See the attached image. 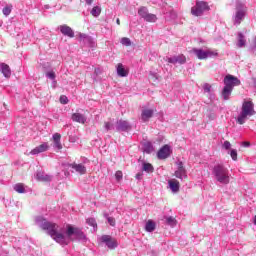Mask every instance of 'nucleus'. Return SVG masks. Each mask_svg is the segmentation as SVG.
Masks as SVG:
<instances>
[{
    "mask_svg": "<svg viewBox=\"0 0 256 256\" xmlns=\"http://www.w3.org/2000/svg\"><path fill=\"white\" fill-rule=\"evenodd\" d=\"M35 223L42 229V231H46L47 235H49L53 241L63 247L69 245L71 241H87V236L81 228L73 227L68 224L66 226L65 235V233L59 230L57 223L51 222L43 216H37L35 218Z\"/></svg>",
    "mask_w": 256,
    "mask_h": 256,
    "instance_id": "f257e3e1",
    "label": "nucleus"
},
{
    "mask_svg": "<svg viewBox=\"0 0 256 256\" xmlns=\"http://www.w3.org/2000/svg\"><path fill=\"white\" fill-rule=\"evenodd\" d=\"M212 175L220 185H229L231 182L229 169L223 164H216L212 169Z\"/></svg>",
    "mask_w": 256,
    "mask_h": 256,
    "instance_id": "f03ea898",
    "label": "nucleus"
},
{
    "mask_svg": "<svg viewBox=\"0 0 256 256\" xmlns=\"http://www.w3.org/2000/svg\"><path fill=\"white\" fill-rule=\"evenodd\" d=\"M253 115H256L255 104L251 100H245L242 103L241 112L238 115L236 122L238 125H245L247 117H253Z\"/></svg>",
    "mask_w": 256,
    "mask_h": 256,
    "instance_id": "7ed1b4c3",
    "label": "nucleus"
},
{
    "mask_svg": "<svg viewBox=\"0 0 256 256\" xmlns=\"http://www.w3.org/2000/svg\"><path fill=\"white\" fill-rule=\"evenodd\" d=\"M224 88L222 90L223 97H229L231 93H233V87H239L241 85V80L237 78L236 76H233L231 74H227L224 77Z\"/></svg>",
    "mask_w": 256,
    "mask_h": 256,
    "instance_id": "20e7f679",
    "label": "nucleus"
},
{
    "mask_svg": "<svg viewBox=\"0 0 256 256\" xmlns=\"http://www.w3.org/2000/svg\"><path fill=\"white\" fill-rule=\"evenodd\" d=\"M192 53H194L197 59H200V61L209 59V57H217L219 55L217 51L203 50V49H197V48H193Z\"/></svg>",
    "mask_w": 256,
    "mask_h": 256,
    "instance_id": "39448f33",
    "label": "nucleus"
},
{
    "mask_svg": "<svg viewBox=\"0 0 256 256\" xmlns=\"http://www.w3.org/2000/svg\"><path fill=\"white\" fill-rule=\"evenodd\" d=\"M209 4L207 2L198 1L195 6L191 8V13L194 17H201L205 11H209Z\"/></svg>",
    "mask_w": 256,
    "mask_h": 256,
    "instance_id": "423d86ee",
    "label": "nucleus"
},
{
    "mask_svg": "<svg viewBox=\"0 0 256 256\" xmlns=\"http://www.w3.org/2000/svg\"><path fill=\"white\" fill-rule=\"evenodd\" d=\"M138 15L147 23H157V15L149 13L147 7H141L138 10Z\"/></svg>",
    "mask_w": 256,
    "mask_h": 256,
    "instance_id": "0eeeda50",
    "label": "nucleus"
},
{
    "mask_svg": "<svg viewBox=\"0 0 256 256\" xmlns=\"http://www.w3.org/2000/svg\"><path fill=\"white\" fill-rule=\"evenodd\" d=\"M115 129L119 133H129V131L133 129V126L131 125V123H129V121L120 119L116 122Z\"/></svg>",
    "mask_w": 256,
    "mask_h": 256,
    "instance_id": "6e6552de",
    "label": "nucleus"
},
{
    "mask_svg": "<svg viewBox=\"0 0 256 256\" xmlns=\"http://www.w3.org/2000/svg\"><path fill=\"white\" fill-rule=\"evenodd\" d=\"M177 165V170L174 172V177H176V179H179L180 181H185V179H187V169L185 168V166H183V162L182 161H178L176 163Z\"/></svg>",
    "mask_w": 256,
    "mask_h": 256,
    "instance_id": "1a4fd4ad",
    "label": "nucleus"
},
{
    "mask_svg": "<svg viewBox=\"0 0 256 256\" xmlns=\"http://www.w3.org/2000/svg\"><path fill=\"white\" fill-rule=\"evenodd\" d=\"M171 153H173V150L171 149V146H169V144H165L164 146H162L158 152H157V158L160 161H163L165 159H169V157H171Z\"/></svg>",
    "mask_w": 256,
    "mask_h": 256,
    "instance_id": "9d476101",
    "label": "nucleus"
},
{
    "mask_svg": "<svg viewBox=\"0 0 256 256\" xmlns=\"http://www.w3.org/2000/svg\"><path fill=\"white\" fill-rule=\"evenodd\" d=\"M101 243H105L108 249H115L117 247V240L110 235H102L100 238Z\"/></svg>",
    "mask_w": 256,
    "mask_h": 256,
    "instance_id": "9b49d317",
    "label": "nucleus"
},
{
    "mask_svg": "<svg viewBox=\"0 0 256 256\" xmlns=\"http://www.w3.org/2000/svg\"><path fill=\"white\" fill-rule=\"evenodd\" d=\"M153 115H155V109L143 107L141 112V121H143V123H147Z\"/></svg>",
    "mask_w": 256,
    "mask_h": 256,
    "instance_id": "f8f14e48",
    "label": "nucleus"
},
{
    "mask_svg": "<svg viewBox=\"0 0 256 256\" xmlns=\"http://www.w3.org/2000/svg\"><path fill=\"white\" fill-rule=\"evenodd\" d=\"M45 151H49V143L47 142H44L32 149L30 151V155H39V153H45Z\"/></svg>",
    "mask_w": 256,
    "mask_h": 256,
    "instance_id": "ddd939ff",
    "label": "nucleus"
},
{
    "mask_svg": "<svg viewBox=\"0 0 256 256\" xmlns=\"http://www.w3.org/2000/svg\"><path fill=\"white\" fill-rule=\"evenodd\" d=\"M60 32L62 33V35H65L66 37H69L70 39H73V37H75V32L73 31V29L67 25H61L59 27Z\"/></svg>",
    "mask_w": 256,
    "mask_h": 256,
    "instance_id": "4468645a",
    "label": "nucleus"
},
{
    "mask_svg": "<svg viewBox=\"0 0 256 256\" xmlns=\"http://www.w3.org/2000/svg\"><path fill=\"white\" fill-rule=\"evenodd\" d=\"M166 61L168 63H172L173 65L179 63L180 65H183V63H185V61H187V58H185V56L183 55H179V56H173L171 58H167Z\"/></svg>",
    "mask_w": 256,
    "mask_h": 256,
    "instance_id": "2eb2a0df",
    "label": "nucleus"
},
{
    "mask_svg": "<svg viewBox=\"0 0 256 256\" xmlns=\"http://www.w3.org/2000/svg\"><path fill=\"white\" fill-rule=\"evenodd\" d=\"M68 166L74 169L76 173H80V175H85L87 173V168L83 164L72 163Z\"/></svg>",
    "mask_w": 256,
    "mask_h": 256,
    "instance_id": "dca6fc26",
    "label": "nucleus"
},
{
    "mask_svg": "<svg viewBox=\"0 0 256 256\" xmlns=\"http://www.w3.org/2000/svg\"><path fill=\"white\" fill-rule=\"evenodd\" d=\"M168 185L172 193H179V189H181V185L179 184L177 179H170L168 181Z\"/></svg>",
    "mask_w": 256,
    "mask_h": 256,
    "instance_id": "f3484780",
    "label": "nucleus"
},
{
    "mask_svg": "<svg viewBox=\"0 0 256 256\" xmlns=\"http://www.w3.org/2000/svg\"><path fill=\"white\" fill-rule=\"evenodd\" d=\"M53 141H54V149H58V151H61V149H63V145L61 144V134L59 133L53 134Z\"/></svg>",
    "mask_w": 256,
    "mask_h": 256,
    "instance_id": "a211bd4d",
    "label": "nucleus"
},
{
    "mask_svg": "<svg viewBox=\"0 0 256 256\" xmlns=\"http://www.w3.org/2000/svg\"><path fill=\"white\" fill-rule=\"evenodd\" d=\"M36 179L37 181L49 182V181H52L53 177L51 175L46 174L45 172L39 171L36 173Z\"/></svg>",
    "mask_w": 256,
    "mask_h": 256,
    "instance_id": "6ab92c4d",
    "label": "nucleus"
},
{
    "mask_svg": "<svg viewBox=\"0 0 256 256\" xmlns=\"http://www.w3.org/2000/svg\"><path fill=\"white\" fill-rule=\"evenodd\" d=\"M71 119L75 123H82V124H84L85 121H87V118L85 117V115L81 113H73Z\"/></svg>",
    "mask_w": 256,
    "mask_h": 256,
    "instance_id": "aec40b11",
    "label": "nucleus"
},
{
    "mask_svg": "<svg viewBox=\"0 0 256 256\" xmlns=\"http://www.w3.org/2000/svg\"><path fill=\"white\" fill-rule=\"evenodd\" d=\"M243 17H245V11L237 10L234 17V25H241V21H243Z\"/></svg>",
    "mask_w": 256,
    "mask_h": 256,
    "instance_id": "412c9836",
    "label": "nucleus"
},
{
    "mask_svg": "<svg viewBox=\"0 0 256 256\" xmlns=\"http://www.w3.org/2000/svg\"><path fill=\"white\" fill-rule=\"evenodd\" d=\"M1 67V73L4 75V77H6V79H9V77H11V68L9 67V65L2 63L0 64Z\"/></svg>",
    "mask_w": 256,
    "mask_h": 256,
    "instance_id": "4be33fe9",
    "label": "nucleus"
},
{
    "mask_svg": "<svg viewBox=\"0 0 256 256\" xmlns=\"http://www.w3.org/2000/svg\"><path fill=\"white\" fill-rule=\"evenodd\" d=\"M117 75L119 77H127L129 75V71L125 69V67L121 64H117Z\"/></svg>",
    "mask_w": 256,
    "mask_h": 256,
    "instance_id": "5701e85b",
    "label": "nucleus"
},
{
    "mask_svg": "<svg viewBox=\"0 0 256 256\" xmlns=\"http://www.w3.org/2000/svg\"><path fill=\"white\" fill-rule=\"evenodd\" d=\"M143 151L144 153H153L155 151V148L153 147V143L150 141L143 143Z\"/></svg>",
    "mask_w": 256,
    "mask_h": 256,
    "instance_id": "b1692460",
    "label": "nucleus"
},
{
    "mask_svg": "<svg viewBox=\"0 0 256 256\" xmlns=\"http://www.w3.org/2000/svg\"><path fill=\"white\" fill-rule=\"evenodd\" d=\"M156 224L153 220H148L146 225H145V229L148 233H153V231L155 230Z\"/></svg>",
    "mask_w": 256,
    "mask_h": 256,
    "instance_id": "393cba45",
    "label": "nucleus"
},
{
    "mask_svg": "<svg viewBox=\"0 0 256 256\" xmlns=\"http://www.w3.org/2000/svg\"><path fill=\"white\" fill-rule=\"evenodd\" d=\"M142 171H145L146 173H153V171H155V168L151 163L144 162L142 166Z\"/></svg>",
    "mask_w": 256,
    "mask_h": 256,
    "instance_id": "a878e982",
    "label": "nucleus"
},
{
    "mask_svg": "<svg viewBox=\"0 0 256 256\" xmlns=\"http://www.w3.org/2000/svg\"><path fill=\"white\" fill-rule=\"evenodd\" d=\"M14 191L16 193H26L25 185L23 183H17L13 186Z\"/></svg>",
    "mask_w": 256,
    "mask_h": 256,
    "instance_id": "bb28decb",
    "label": "nucleus"
},
{
    "mask_svg": "<svg viewBox=\"0 0 256 256\" xmlns=\"http://www.w3.org/2000/svg\"><path fill=\"white\" fill-rule=\"evenodd\" d=\"M245 36L242 33L238 34V47H245Z\"/></svg>",
    "mask_w": 256,
    "mask_h": 256,
    "instance_id": "cd10ccee",
    "label": "nucleus"
},
{
    "mask_svg": "<svg viewBox=\"0 0 256 256\" xmlns=\"http://www.w3.org/2000/svg\"><path fill=\"white\" fill-rule=\"evenodd\" d=\"M166 223L167 225H170V227H175V225H177V220L174 217L169 216L166 218Z\"/></svg>",
    "mask_w": 256,
    "mask_h": 256,
    "instance_id": "c85d7f7f",
    "label": "nucleus"
},
{
    "mask_svg": "<svg viewBox=\"0 0 256 256\" xmlns=\"http://www.w3.org/2000/svg\"><path fill=\"white\" fill-rule=\"evenodd\" d=\"M91 15L93 17H99L101 15V9L99 8V6H95L92 8Z\"/></svg>",
    "mask_w": 256,
    "mask_h": 256,
    "instance_id": "c756f323",
    "label": "nucleus"
},
{
    "mask_svg": "<svg viewBox=\"0 0 256 256\" xmlns=\"http://www.w3.org/2000/svg\"><path fill=\"white\" fill-rule=\"evenodd\" d=\"M86 222L88 225H90V227L97 229V221L95 220V218H88Z\"/></svg>",
    "mask_w": 256,
    "mask_h": 256,
    "instance_id": "7c9ffc66",
    "label": "nucleus"
},
{
    "mask_svg": "<svg viewBox=\"0 0 256 256\" xmlns=\"http://www.w3.org/2000/svg\"><path fill=\"white\" fill-rule=\"evenodd\" d=\"M104 129H106V131H113V129H115V125L111 122H105Z\"/></svg>",
    "mask_w": 256,
    "mask_h": 256,
    "instance_id": "2f4dec72",
    "label": "nucleus"
},
{
    "mask_svg": "<svg viewBox=\"0 0 256 256\" xmlns=\"http://www.w3.org/2000/svg\"><path fill=\"white\" fill-rule=\"evenodd\" d=\"M121 43L123 45H125V47H131V39L127 38V37H123L121 39Z\"/></svg>",
    "mask_w": 256,
    "mask_h": 256,
    "instance_id": "473e14b6",
    "label": "nucleus"
},
{
    "mask_svg": "<svg viewBox=\"0 0 256 256\" xmlns=\"http://www.w3.org/2000/svg\"><path fill=\"white\" fill-rule=\"evenodd\" d=\"M2 13H3V15H5L6 17H7L8 15H11V7H9V6L4 7L3 10H2Z\"/></svg>",
    "mask_w": 256,
    "mask_h": 256,
    "instance_id": "72a5a7b5",
    "label": "nucleus"
},
{
    "mask_svg": "<svg viewBox=\"0 0 256 256\" xmlns=\"http://www.w3.org/2000/svg\"><path fill=\"white\" fill-rule=\"evenodd\" d=\"M230 156H231V159H232L233 161H237V150L232 149V150L230 151Z\"/></svg>",
    "mask_w": 256,
    "mask_h": 256,
    "instance_id": "f704fd0d",
    "label": "nucleus"
},
{
    "mask_svg": "<svg viewBox=\"0 0 256 256\" xmlns=\"http://www.w3.org/2000/svg\"><path fill=\"white\" fill-rule=\"evenodd\" d=\"M223 149H225L226 151H229V149H231V142L229 141H224L223 145H222Z\"/></svg>",
    "mask_w": 256,
    "mask_h": 256,
    "instance_id": "c9c22d12",
    "label": "nucleus"
},
{
    "mask_svg": "<svg viewBox=\"0 0 256 256\" xmlns=\"http://www.w3.org/2000/svg\"><path fill=\"white\" fill-rule=\"evenodd\" d=\"M115 178H116V181H121V179H123V172L117 171L115 173Z\"/></svg>",
    "mask_w": 256,
    "mask_h": 256,
    "instance_id": "e433bc0d",
    "label": "nucleus"
},
{
    "mask_svg": "<svg viewBox=\"0 0 256 256\" xmlns=\"http://www.w3.org/2000/svg\"><path fill=\"white\" fill-rule=\"evenodd\" d=\"M59 101L62 105H67V103H69V98L67 97H60Z\"/></svg>",
    "mask_w": 256,
    "mask_h": 256,
    "instance_id": "4c0bfd02",
    "label": "nucleus"
},
{
    "mask_svg": "<svg viewBox=\"0 0 256 256\" xmlns=\"http://www.w3.org/2000/svg\"><path fill=\"white\" fill-rule=\"evenodd\" d=\"M109 225H111V227H115V218L110 217L107 219Z\"/></svg>",
    "mask_w": 256,
    "mask_h": 256,
    "instance_id": "58836bf2",
    "label": "nucleus"
},
{
    "mask_svg": "<svg viewBox=\"0 0 256 256\" xmlns=\"http://www.w3.org/2000/svg\"><path fill=\"white\" fill-rule=\"evenodd\" d=\"M85 39H89V36H87V34H79V41H85Z\"/></svg>",
    "mask_w": 256,
    "mask_h": 256,
    "instance_id": "ea45409f",
    "label": "nucleus"
},
{
    "mask_svg": "<svg viewBox=\"0 0 256 256\" xmlns=\"http://www.w3.org/2000/svg\"><path fill=\"white\" fill-rule=\"evenodd\" d=\"M46 76L49 79H55V72H53V71L47 72Z\"/></svg>",
    "mask_w": 256,
    "mask_h": 256,
    "instance_id": "a19ab883",
    "label": "nucleus"
},
{
    "mask_svg": "<svg viewBox=\"0 0 256 256\" xmlns=\"http://www.w3.org/2000/svg\"><path fill=\"white\" fill-rule=\"evenodd\" d=\"M204 91H206V93H209L211 91V85L205 84L204 85Z\"/></svg>",
    "mask_w": 256,
    "mask_h": 256,
    "instance_id": "79ce46f5",
    "label": "nucleus"
},
{
    "mask_svg": "<svg viewBox=\"0 0 256 256\" xmlns=\"http://www.w3.org/2000/svg\"><path fill=\"white\" fill-rule=\"evenodd\" d=\"M136 179H138V181H141V179H143V172H139L136 174Z\"/></svg>",
    "mask_w": 256,
    "mask_h": 256,
    "instance_id": "37998d69",
    "label": "nucleus"
},
{
    "mask_svg": "<svg viewBox=\"0 0 256 256\" xmlns=\"http://www.w3.org/2000/svg\"><path fill=\"white\" fill-rule=\"evenodd\" d=\"M243 147H251V142L244 141L242 142Z\"/></svg>",
    "mask_w": 256,
    "mask_h": 256,
    "instance_id": "c03bdc74",
    "label": "nucleus"
},
{
    "mask_svg": "<svg viewBox=\"0 0 256 256\" xmlns=\"http://www.w3.org/2000/svg\"><path fill=\"white\" fill-rule=\"evenodd\" d=\"M104 217H105V219H107V220L111 218V216H109L108 213H104Z\"/></svg>",
    "mask_w": 256,
    "mask_h": 256,
    "instance_id": "a18cd8bd",
    "label": "nucleus"
},
{
    "mask_svg": "<svg viewBox=\"0 0 256 256\" xmlns=\"http://www.w3.org/2000/svg\"><path fill=\"white\" fill-rule=\"evenodd\" d=\"M87 5H91V3H93V0H85Z\"/></svg>",
    "mask_w": 256,
    "mask_h": 256,
    "instance_id": "49530a36",
    "label": "nucleus"
},
{
    "mask_svg": "<svg viewBox=\"0 0 256 256\" xmlns=\"http://www.w3.org/2000/svg\"><path fill=\"white\" fill-rule=\"evenodd\" d=\"M253 47L256 48V37L253 39Z\"/></svg>",
    "mask_w": 256,
    "mask_h": 256,
    "instance_id": "de8ad7c7",
    "label": "nucleus"
},
{
    "mask_svg": "<svg viewBox=\"0 0 256 256\" xmlns=\"http://www.w3.org/2000/svg\"><path fill=\"white\" fill-rule=\"evenodd\" d=\"M117 25H121V20L119 18L116 20Z\"/></svg>",
    "mask_w": 256,
    "mask_h": 256,
    "instance_id": "09e8293b",
    "label": "nucleus"
},
{
    "mask_svg": "<svg viewBox=\"0 0 256 256\" xmlns=\"http://www.w3.org/2000/svg\"><path fill=\"white\" fill-rule=\"evenodd\" d=\"M254 225H256V215H255V217H254Z\"/></svg>",
    "mask_w": 256,
    "mask_h": 256,
    "instance_id": "8fccbe9b",
    "label": "nucleus"
},
{
    "mask_svg": "<svg viewBox=\"0 0 256 256\" xmlns=\"http://www.w3.org/2000/svg\"><path fill=\"white\" fill-rule=\"evenodd\" d=\"M69 141H72V142H74L75 140H74V138H70V139H69Z\"/></svg>",
    "mask_w": 256,
    "mask_h": 256,
    "instance_id": "3c124183",
    "label": "nucleus"
},
{
    "mask_svg": "<svg viewBox=\"0 0 256 256\" xmlns=\"http://www.w3.org/2000/svg\"><path fill=\"white\" fill-rule=\"evenodd\" d=\"M225 100L229 99V97H224Z\"/></svg>",
    "mask_w": 256,
    "mask_h": 256,
    "instance_id": "603ef678",
    "label": "nucleus"
}]
</instances>
